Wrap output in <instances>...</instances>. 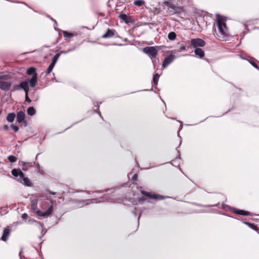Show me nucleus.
<instances>
[{
  "mask_svg": "<svg viewBox=\"0 0 259 259\" xmlns=\"http://www.w3.org/2000/svg\"><path fill=\"white\" fill-rule=\"evenodd\" d=\"M105 191H100V192H104Z\"/></svg>",
  "mask_w": 259,
  "mask_h": 259,
  "instance_id": "obj_50",
  "label": "nucleus"
},
{
  "mask_svg": "<svg viewBox=\"0 0 259 259\" xmlns=\"http://www.w3.org/2000/svg\"><path fill=\"white\" fill-rule=\"evenodd\" d=\"M143 52L148 55L151 58H155L158 54L156 47H146L143 49Z\"/></svg>",
  "mask_w": 259,
  "mask_h": 259,
  "instance_id": "obj_4",
  "label": "nucleus"
},
{
  "mask_svg": "<svg viewBox=\"0 0 259 259\" xmlns=\"http://www.w3.org/2000/svg\"><path fill=\"white\" fill-rule=\"evenodd\" d=\"M32 166H33L32 165H26V164L25 166L23 167L22 170H24V171L27 170L29 167H32Z\"/></svg>",
  "mask_w": 259,
  "mask_h": 259,
  "instance_id": "obj_39",
  "label": "nucleus"
},
{
  "mask_svg": "<svg viewBox=\"0 0 259 259\" xmlns=\"http://www.w3.org/2000/svg\"><path fill=\"white\" fill-rule=\"evenodd\" d=\"M141 193L143 196L140 199V201H141L143 202L146 200L144 197L145 196L155 200H161L163 199V197L160 195L152 193L151 192H148L145 191H141Z\"/></svg>",
  "mask_w": 259,
  "mask_h": 259,
  "instance_id": "obj_3",
  "label": "nucleus"
},
{
  "mask_svg": "<svg viewBox=\"0 0 259 259\" xmlns=\"http://www.w3.org/2000/svg\"><path fill=\"white\" fill-rule=\"evenodd\" d=\"M220 201H218L216 203L213 204H210V205H208L207 206V207L218 206L220 205Z\"/></svg>",
  "mask_w": 259,
  "mask_h": 259,
  "instance_id": "obj_36",
  "label": "nucleus"
},
{
  "mask_svg": "<svg viewBox=\"0 0 259 259\" xmlns=\"http://www.w3.org/2000/svg\"><path fill=\"white\" fill-rule=\"evenodd\" d=\"M11 77L10 75L6 74V75H0V80L1 79H10Z\"/></svg>",
  "mask_w": 259,
  "mask_h": 259,
  "instance_id": "obj_33",
  "label": "nucleus"
},
{
  "mask_svg": "<svg viewBox=\"0 0 259 259\" xmlns=\"http://www.w3.org/2000/svg\"><path fill=\"white\" fill-rule=\"evenodd\" d=\"M20 162L21 163V164L23 165V166H25L26 163L24 161H20Z\"/></svg>",
  "mask_w": 259,
  "mask_h": 259,
  "instance_id": "obj_43",
  "label": "nucleus"
},
{
  "mask_svg": "<svg viewBox=\"0 0 259 259\" xmlns=\"http://www.w3.org/2000/svg\"><path fill=\"white\" fill-rule=\"evenodd\" d=\"M177 36L176 33L175 32H170L168 34V38L170 40H174L176 39Z\"/></svg>",
  "mask_w": 259,
  "mask_h": 259,
  "instance_id": "obj_28",
  "label": "nucleus"
},
{
  "mask_svg": "<svg viewBox=\"0 0 259 259\" xmlns=\"http://www.w3.org/2000/svg\"><path fill=\"white\" fill-rule=\"evenodd\" d=\"M36 164L38 167H39V164L38 163H37Z\"/></svg>",
  "mask_w": 259,
  "mask_h": 259,
  "instance_id": "obj_47",
  "label": "nucleus"
},
{
  "mask_svg": "<svg viewBox=\"0 0 259 259\" xmlns=\"http://www.w3.org/2000/svg\"><path fill=\"white\" fill-rule=\"evenodd\" d=\"M145 2L144 0L135 1L134 4L138 7H141L145 5Z\"/></svg>",
  "mask_w": 259,
  "mask_h": 259,
  "instance_id": "obj_26",
  "label": "nucleus"
},
{
  "mask_svg": "<svg viewBox=\"0 0 259 259\" xmlns=\"http://www.w3.org/2000/svg\"><path fill=\"white\" fill-rule=\"evenodd\" d=\"M247 60L254 68L259 70V66L258 65L259 62L256 59L251 57H248Z\"/></svg>",
  "mask_w": 259,
  "mask_h": 259,
  "instance_id": "obj_14",
  "label": "nucleus"
},
{
  "mask_svg": "<svg viewBox=\"0 0 259 259\" xmlns=\"http://www.w3.org/2000/svg\"><path fill=\"white\" fill-rule=\"evenodd\" d=\"M28 94V92L25 93V101L27 102L28 103H30L31 102V100L29 98Z\"/></svg>",
  "mask_w": 259,
  "mask_h": 259,
  "instance_id": "obj_35",
  "label": "nucleus"
},
{
  "mask_svg": "<svg viewBox=\"0 0 259 259\" xmlns=\"http://www.w3.org/2000/svg\"><path fill=\"white\" fill-rule=\"evenodd\" d=\"M11 173L12 175L16 177L19 176L20 178L19 179H20L21 178L23 177V172H22L21 169L19 168H14L12 169L11 171Z\"/></svg>",
  "mask_w": 259,
  "mask_h": 259,
  "instance_id": "obj_17",
  "label": "nucleus"
},
{
  "mask_svg": "<svg viewBox=\"0 0 259 259\" xmlns=\"http://www.w3.org/2000/svg\"><path fill=\"white\" fill-rule=\"evenodd\" d=\"M174 0H168L164 1L162 4V6L165 9L164 7H167L168 12L170 13L174 12V11L176 9L177 6L173 4Z\"/></svg>",
  "mask_w": 259,
  "mask_h": 259,
  "instance_id": "obj_5",
  "label": "nucleus"
},
{
  "mask_svg": "<svg viewBox=\"0 0 259 259\" xmlns=\"http://www.w3.org/2000/svg\"><path fill=\"white\" fill-rule=\"evenodd\" d=\"M231 211L234 213L242 215H252V213L250 212L245 211L243 210L238 209L237 208L232 207L231 209Z\"/></svg>",
  "mask_w": 259,
  "mask_h": 259,
  "instance_id": "obj_10",
  "label": "nucleus"
},
{
  "mask_svg": "<svg viewBox=\"0 0 259 259\" xmlns=\"http://www.w3.org/2000/svg\"><path fill=\"white\" fill-rule=\"evenodd\" d=\"M213 29H214V31H215V30H216V28H215V26H214V25L213 26Z\"/></svg>",
  "mask_w": 259,
  "mask_h": 259,
  "instance_id": "obj_48",
  "label": "nucleus"
},
{
  "mask_svg": "<svg viewBox=\"0 0 259 259\" xmlns=\"http://www.w3.org/2000/svg\"><path fill=\"white\" fill-rule=\"evenodd\" d=\"M16 117L17 121L20 123H22L25 119V115L23 111H20L17 114Z\"/></svg>",
  "mask_w": 259,
  "mask_h": 259,
  "instance_id": "obj_15",
  "label": "nucleus"
},
{
  "mask_svg": "<svg viewBox=\"0 0 259 259\" xmlns=\"http://www.w3.org/2000/svg\"><path fill=\"white\" fill-rule=\"evenodd\" d=\"M2 110H0V114L2 113Z\"/></svg>",
  "mask_w": 259,
  "mask_h": 259,
  "instance_id": "obj_49",
  "label": "nucleus"
},
{
  "mask_svg": "<svg viewBox=\"0 0 259 259\" xmlns=\"http://www.w3.org/2000/svg\"><path fill=\"white\" fill-rule=\"evenodd\" d=\"M3 128L5 130L7 131L9 129V126L7 124H5L4 125Z\"/></svg>",
  "mask_w": 259,
  "mask_h": 259,
  "instance_id": "obj_41",
  "label": "nucleus"
},
{
  "mask_svg": "<svg viewBox=\"0 0 259 259\" xmlns=\"http://www.w3.org/2000/svg\"><path fill=\"white\" fill-rule=\"evenodd\" d=\"M8 159L11 162H15L17 161V158L14 155H10L8 157Z\"/></svg>",
  "mask_w": 259,
  "mask_h": 259,
  "instance_id": "obj_31",
  "label": "nucleus"
},
{
  "mask_svg": "<svg viewBox=\"0 0 259 259\" xmlns=\"http://www.w3.org/2000/svg\"><path fill=\"white\" fill-rule=\"evenodd\" d=\"M186 50V48L185 46H181L178 50H174V51H169L167 52V53H176L177 52H182L185 51Z\"/></svg>",
  "mask_w": 259,
  "mask_h": 259,
  "instance_id": "obj_29",
  "label": "nucleus"
},
{
  "mask_svg": "<svg viewBox=\"0 0 259 259\" xmlns=\"http://www.w3.org/2000/svg\"><path fill=\"white\" fill-rule=\"evenodd\" d=\"M61 55V53H57L53 57V60H52V62H51V63L55 65V64L56 63V62H57L59 58L60 57Z\"/></svg>",
  "mask_w": 259,
  "mask_h": 259,
  "instance_id": "obj_30",
  "label": "nucleus"
},
{
  "mask_svg": "<svg viewBox=\"0 0 259 259\" xmlns=\"http://www.w3.org/2000/svg\"><path fill=\"white\" fill-rule=\"evenodd\" d=\"M116 33H117L115 30L108 28L107 30H106V33L102 36V38H108L113 37H115V34Z\"/></svg>",
  "mask_w": 259,
  "mask_h": 259,
  "instance_id": "obj_9",
  "label": "nucleus"
},
{
  "mask_svg": "<svg viewBox=\"0 0 259 259\" xmlns=\"http://www.w3.org/2000/svg\"><path fill=\"white\" fill-rule=\"evenodd\" d=\"M28 216L26 213H24L22 215V218L23 220H26L28 218Z\"/></svg>",
  "mask_w": 259,
  "mask_h": 259,
  "instance_id": "obj_40",
  "label": "nucleus"
},
{
  "mask_svg": "<svg viewBox=\"0 0 259 259\" xmlns=\"http://www.w3.org/2000/svg\"><path fill=\"white\" fill-rule=\"evenodd\" d=\"M227 206V205H225V204L222 203V208H225V207Z\"/></svg>",
  "mask_w": 259,
  "mask_h": 259,
  "instance_id": "obj_44",
  "label": "nucleus"
},
{
  "mask_svg": "<svg viewBox=\"0 0 259 259\" xmlns=\"http://www.w3.org/2000/svg\"><path fill=\"white\" fill-rule=\"evenodd\" d=\"M53 21L55 22V24H56V25L57 24V21H56V20L53 19Z\"/></svg>",
  "mask_w": 259,
  "mask_h": 259,
  "instance_id": "obj_46",
  "label": "nucleus"
},
{
  "mask_svg": "<svg viewBox=\"0 0 259 259\" xmlns=\"http://www.w3.org/2000/svg\"><path fill=\"white\" fill-rule=\"evenodd\" d=\"M53 205H51L48 209V210L45 212H42L41 210H38L36 211V213L37 215L43 217L44 218L48 217L50 215L53 211Z\"/></svg>",
  "mask_w": 259,
  "mask_h": 259,
  "instance_id": "obj_7",
  "label": "nucleus"
},
{
  "mask_svg": "<svg viewBox=\"0 0 259 259\" xmlns=\"http://www.w3.org/2000/svg\"><path fill=\"white\" fill-rule=\"evenodd\" d=\"M217 25L219 32L223 38L228 36V30L226 23L224 21L226 19L222 16L217 15Z\"/></svg>",
  "mask_w": 259,
  "mask_h": 259,
  "instance_id": "obj_1",
  "label": "nucleus"
},
{
  "mask_svg": "<svg viewBox=\"0 0 259 259\" xmlns=\"http://www.w3.org/2000/svg\"><path fill=\"white\" fill-rule=\"evenodd\" d=\"M176 58V56L174 55H172L171 54L166 57L164 58V60L162 63V66L163 68H166L167 67V66L170 64L171 63H172L174 60H175Z\"/></svg>",
  "mask_w": 259,
  "mask_h": 259,
  "instance_id": "obj_8",
  "label": "nucleus"
},
{
  "mask_svg": "<svg viewBox=\"0 0 259 259\" xmlns=\"http://www.w3.org/2000/svg\"><path fill=\"white\" fill-rule=\"evenodd\" d=\"M37 201L38 200L36 199H32L31 201V209L33 211H35L37 208Z\"/></svg>",
  "mask_w": 259,
  "mask_h": 259,
  "instance_id": "obj_20",
  "label": "nucleus"
},
{
  "mask_svg": "<svg viewBox=\"0 0 259 259\" xmlns=\"http://www.w3.org/2000/svg\"><path fill=\"white\" fill-rule=\"evenodd\" d=\"M22 180L23 181V184L27 186H30L31 185V183L29 179L24 177V174H23V177L21 178L20 179H19L18 181H19L20 182H22Z\"/></svg>",
  "mask_w": 259,
  "mask_h": 259,
  "instance_id": "obj_19",
  "label": "nucleus"
},
{
  "mask_svg": "<svg viewBox=\"0 0 259 259\" xmlns=\"http://www.w3.org/2000/svg\"><path fill=\"white\" fill-rule=\"evenodd\" d=\"M26 73L29 75H32L29 79V83L31 88H34L37 83V73L36 69L33 67H31L27 69Z\"/></svg>",
  "mask_w": 259,
  "mask_h": 259,
  "instance_id": "obj_2",
  "label": "nucleus"
},
{
  "mask_svg": "<svg viewBox=\"0 0 259 259\" xmlns=\"http://www.w3.org/2000/svg\"><path fill=\"white\" fill-rule=\"evenodd\" d=\"M194 53L196 56H198L199 58H202L205 55L204 51L199 48H195L194 50Z\"/></svg>",
  "mask_w": 259,
  "mask_h": 259,
  "instance_id": "obj_18",
  "label": "nucleus"
},
{
  "mask_svg": "<svg viewBox=\"0 0 259 259\" xmlns=\"http://www.w3.org/2000/svg\"><path fill=\"white\" fill-rule=\"evenodd\" d=\"M55 65L51 63L49 66L47 71L45 72V76H47L52 71L53 68L54 67Z\"/></svg>",
  "mask_w": 259,
  "mask_h": 259,
  "instance_id": "obj_27",
  "label": "nucleus"
},
{
  "mask_svg": "<svg viewBox=\"0 0 259 259\" xmlns=\"http://www.w3.org/2000/svg\"><path fill=\"white\" fill-rule=\"evenodd\" d=\"M63 34L65 37L66 38H71L75 35H76L75 34L67 32V31H63Z\"/></svg>",
  "mask_w": 259,
  "mask_h": 259,
  "instance_id": "obj_24",
  "label": "nucleus"
},
{
  "mask_svg": "<svg viewBox=\"0 0 259 259\" xmlns=\"http://www.w3.org/2000/svg\"><path fill=\"white\" fill-rule=\"evenodd\" d=\"M11 84L12 83L10 82L0 81V89L5 91H9Z\"/></svg>",
  "mask_w": 259,
  "mask_h": 259,
  "instance_id": "obj_11",
  "label": "nucleus"
},
{
  "mask_svg": "<svg viewBox=\"0 0 259 259\" xmlns=\"http://www.w3.org/2000/svg\"><path fill=\"white\" fill-rule=\"evenodd\" d=\"M11 229L9 227L5 228L3 231V234L2 236V240L4 241H6L10 235Z\"/></svg>",
  "mask_w": 259,
  "mask_h": 259,
  "instance_id": "obj_12",
  "label": "nucleus"
},
{
  "mask_svg": "<svg viewBox=\"0 0 259 259\" xmlns=\"http://www.w3.org/2000/svg\"><path fill=\"white\" fill-rule=\"evenodd\" d=\"M73 50H74V48L68 49L67 51H61L60 52H59V53H61V55L62 54H67V53H68L69 52H71V51H72Z\"/></svg>",
  "mask_w": 259,
  "mask_h": 259,
  "instance_id": "obj_34",
  "label": "nucleus"
},
{
  "mask_svg": "<svg viewBox=\"0 0 259 259\" xmlns=\"http://www.w3.org/2000/svg\"><path fill=\"white\" fill-rule=\"evenodd\" d=\"M10 127L15 131V132H18L19 130V127L18 126L14 125V124H11Z\"/></svg>",
  "mask_w": 259,
  "mask_h": 259,
  "instance_id": "obj_32",
  "label": "nucleus"
},
{
  "mask_svg": "<svg viewBox=\"0 0 259 259\" xmlns=\"http://www.w3.org/2000/svg\"><path fill=\"white\" fill-rule=\"evenodd\" d=\"M243 223L246 225H247L250 228L252 229L255 231H258V228L257 226L253 224L250 223L248 222H243Z\"/></svg>",
  "mask_w": 259,
  "mask_h": 259,
  "instance_id": "obj_22",
  "label": "nucleus"
},
{
  "mask_svg": "<svg viewBox=\"0 0 259 259\" xmlns=\"http://www.w3.org/2000/svg\"><path fill=\"white\" fill-rule=\"evenodd\" d=\"M21 88L20 87H19V85H16L14 87V88L12 91L14 92L15 91L19 90Z\"/></svg>",
  "mask_w": 259,
  "mask_h": 259,
  "instance_id": "obj_37",
  "label": "nucleus"
},
{
  "mask_svg": "<svg viewBox=\"0 0 259 259\" xmlns=\"http://www.w3.org/2000/svg\"><path fill=\"white\" fill-rule=\"evenodd\" d=\"M205 44V41L201 38H193L191 40V45L194 48L203 47Z\"/></svg>",
  "mask_w": 259,
  "mask_h": 259,
  "instance_id": "obj_6",
  "label": "nucleus"
},
{
  "mask_svg": "<svg viewBox=\"0 0 259 259\" xmlns=\"http://www.w3.org/2000/svg\"><path fill=\"white\" fill-rule=\"evenodd\" d=\"M119 19L123 20L125 23L129 24L132 22V19L131 17L127 16L125 14H121L119 16Z\"/></svg>",
  "mask_w": 259,
  "mask_h": 259,
  "instance_id": "obj_16",
  "label": "nucleus"
},
{
  "mask_svg": "<svg viewBox=\"0 0 259 259\" xmlns=\"http://www.w3.org/2000/svg\"><path fill=\"white\" fill-rule=\"evenodd\" d=\"M16 117V114L14 113H10L7 116V120L9 122H13Z\"/></svg>",
  "mask_w": 259,
  "mask_h": 259,
  "instance_id": "obj_21",
  "label": "nucleus"
},
{
  "mask_svg": "<svg viewBox=\"0 0 259 259\" xmlns=\"http://www.w3.org/2000/svg\"><path fill=\"white\" fill-rule=\"evenodd\" d=\"M159 78V75L158 73H156L153 77V82L154 83V86L156 87V86L158 84V80Z\"/></svg>",
  "mask_w": 259,
  "mask_h": 259,
  "instance_id": "obj_25",
  "label": "nucleus"
},
{
  "mask_svg": "<svg viewBox=\"0 0 259 259\" xmlns=\"http://www.w3.org/2000/svg\"><path fill=\"white\" fill-rule=\"evenodd\" d=\"M48 17L52 21L54 19L53 18L51 17L49 15L48 16Z\"/></svg>",
  "mask_w": 259,
  "mask_h": 259,
  "instance_id": "obj_45",
  "label": "nucleus"
},
{
  "mask_svg": "<svg viewBox=\"0 0 259 259\" xmlns=\"http://www.w3.org/2000/svg\"><path fill=\"white\" fill-rule=\"evenodd\" d=\"M138 175L137 174H134L132 177V180L133 181H136L137 180Z\"/></svg>",
  "mask_w": 259,
  "mask_h": 259,
  "instance_id": "obj_38",
  "label": "nucleus"
},
{
  "mask_svg": "<svg viewBox=\"0 0 259 259\" xmlns=\"http://www.w3.org/2000/svg\"><path fill=\"white\" fill-rule=\"evenodd\" d=\"M24 124V126L25 127L27 126V121L24 119V120L22 122Z\"/></svg>",
  "mask_w": 259,
  "mask_h": 259,
  "instance_id": "obj_42",
  "label": "nucleus"
},
{
  "mask_svg": "<svg viewBox=\"0 0 259 259\" xmlns=\"http://www.w3.org/2000/svg\"><path fill=\"white\" fill-rule=\"evenodd\" d=\"M27 114L30 116H33L35 114L36 110L33 107H29L27 110Z\"/></svg>",
  "mask_w": 259,
  "mask_h": 259,
  "instance_id": "obj_23",
  "label": "nucleus"
},
{
  "mask_svg": "<svg viewBox=\"0 0 259 259\" xmlns=\"http://www.w3.org/2000/svg\"><path fill=\"white\" fill-rule=\"evenodd\" d=\"M29 79H26L25 81L21 82L19 84L21 89H23L25 93L29 92Z\"/></svg>",
  "mask_w": 259,
  "mask_h": 259,
  "instance_id": "obj_13",
  "label": "nucleus"
}]
</instances>
